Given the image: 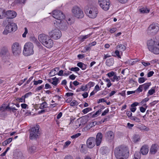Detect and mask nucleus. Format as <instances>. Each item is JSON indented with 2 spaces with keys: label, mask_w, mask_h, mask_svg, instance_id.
<instances>
[{
  "label": "nucleus",
  "mask_w": 159,
  "mask_h": 159,
  "mask_svg": "<svg viewBox=\"0 0 159 159\" xmlns=\"http://www.w3.org/2000/svg\"><path fill=\"white\" fill-rule=\"evenodd\" d=\"M48 34L50 38L54 39H59L62 35L61 32L57 28H55L51 30L49 32Z\"/></svg>",
  "instance_id": "1a4fd4ad"
},
{
  "label": "nucleus",
  "mask_w": 159,
  "mask_h": 159,
  "mask_svg": "<svg viewBox=\"0 0 159 159\" xmlns=\"http://www.w3.org/2000/svg\"><path fill=\"white\" fill-rule=\"evenodd\" d=\"M36 147L35 146H33L30 147L28 149L29 152L30 153L34 152L36 150Z\"/></svg>",
  "instance_id": "2f4dec72"
},
{
  "label": "nucleus",
  "mask_w": 159,
  "mask_h": 159,
  "mask_svg": "<svg viewBox=\"0 0 159 159\" xmlns=\"http://www.w3.org/2000/svg\"><path fill=\"white\" fill-rule=\"evenodd\" d=\"M70 104L71 106H74L78 105V103L77 101L75 100H73L70 103Z\"/></svg>",
  "instance_id": "49530a36"
},
{
  "label": "nucleus",
  "mask_w": 159,
  "mask_h": 159,
  "mask_svg": "<svg viewBox=\"0 0 159 159\" xmlns=\"http://www.w3.org/2000/svg\"><path fill=\"white\" fill-rule=\"evenodd\" d=\"M77 66L81 68L82 70H84L86 68V66L81 62L78 63L77 64Z\"/></svg>",
  "instance_id": "cd10ccee"
},
{
  "label": "nucleus",
  "mask_w": 159,
  "mask_h": 159,
  "mask_svg": "<svg viewBox=\"0 0 159 159\" xmlns=\"http://www.w3.org/2000/svg\"><path fill=\"white\" fill-rule=\"evenodd\" d=\"M151 83H146L142 85L143 89L144 91H146L149 88V87L151 85Z\"/></svg>",
  "instance_id": "bb28decb"
},
{
  "label": "nucleus",
  "mask_w": 159,
  "mask_h": 159,
  "mask_svg": "<svg viewBox=\"0 0 159 159\" xmlns=\"http://www.w3.org/2000/svg\"><path fill=\"white\" fill-rule=\"evenodd\" d=\"M39 41L47 48H51L53 45V40L48 35L44 34H40L38 36Z\"/></svg>",
  "instance_id": "f03ea898"
},
{
  "label": "nucleus",
  "mask_w": 159,
  "mask_h": 159,
  "mask_svg": "<svg viewBox=\"0 0 159 159\" xmlns=\"http://www.w3.org/2000/svg\"><path fill=\"white\" fill-rule=\"evenodd\" d=\"M71 12L73 16L76 18L81 19L84 16V14L82 9L77 6H74L72 9Z\"/></svg>",
  "instance_id": "39448f33"
},
{
  "label": "nucleus",
  "mask_w": 159,
  "mask_h": 159,
  "mask_svg": "<svg viewBox=\"0 0 159 159\" xmlns=\"http://www.w3.org/2000/svg\"><path fill=\"white\" fill-rule=\"evenodd\" d=\"M32 94V93L30 92L25 94L24 95V96L25 98H27L29 96H31Z\"/></svg>",
  "instance_id": "338daca9"
},
{
  "label": "nucleus",
  "mask_w": 159,
  "mask_h": 159,
  "mask_svg": "<svg viewBox=\"0 0 159 159\" xmlns=\"http://www.w3.org/2000/svg\"><path fill=\"white\" fill-rule=\"evenodd\" d=\"M120 79V76H118L116 75L115 74L113 76V78H111V81L112 82H114L115 80H116L117 81H119Z\"/></svg>",
  "instance_id": "473e14b6"
},
{
  "label": "nucleus",
  "mask_w": 159,
  "mask_h": 159,
  "mask_svg": "<svg viewBox=\"0 0 159 159\" xmlns=\"http://www.w3.org/2000/svg\"><path fill=\"white\" fill-rule=\"evenodd\" d=\"M147 79L144 78V77H140L139 79V82L140 83H142L144 82Z\"/></svg>",
  "instance_id": "37998d69"
},
{
  "label": "nucleus",
  "mask_w": 159,
  "mask_h": 159,
  "mask_svg": "<svg viewBox=\"0 0 159 159\" xmlns=\"http://www.w3.org/2000/svg\"><path fill=\"white\" fill-rule=\"evenodd\" d=\"M109 111V110L108 108H107L106 110H105L102 113L101 116H104L106 115V114L108 113Z\"/></svg>",
  "instance_id": "bf43d9fd"
},
{
  "label": "nucleus",
  "mask_w": 159,
  "mask_h": 159,
  "mask_svg": "<svg viewBox=\"0 0 159 159\" xmlns=\"http://www.w3.org/2000/svg\"><path fill=\"white\" fill-rule=\"evenodd\" d=\"M43 81L42 80H39L38 81L34 80V85H37L39 84H41L43 82Z\"/></svg>",
  "instance_id": "c03bdc74"
},
{
  "label": "nucleus",
  "mask_w": 159,
  "mask_h": 159,
  "mask_svg": "<svg viewBox=\"0 0 159 159\" xmlns=\"http://www.w3.org/2000/svg\"><path fill=\"white\" fill-rule=\"evenodd\" d=\"M27 79V78H25L23 80H22L20 81L19 83L18 84V85L20 86Z\"/></svg>",
  "instance_id": "13d9d810"
},
{
  "label": "nucleus",
  "mask_w": 159,
  "mask_h": 159,
  "mask_svg": "<svg viewBox=\"0 0 159 159\" xmlns=\"http://www.w3.org/2000/svg\"><path fill=\"white\" fill-rule=\"evenodd\" d=\"M65 71V70H61L59 71V72L57 73V74L58 75L60 76H62L63 75V72Z\"/></svg>",
  "instance_id": "052dcab7"
},
{
  "label": "nucleus",
  "mask_w": 159,
  "mask_h": 159,
  "mask_svg": "<svg viewBox=\"0 0 159 159\" xmlns=\"http://www.w3.org/2000/svg\"><path fill=\"white\" fill-rule=\"evenodd\" d=\"M96 144L95 138H89L87 141V144L89 148H93Z\"/></svg>",
  "instance_id": "f3484780"
},
{
  "label": "nucleus",
  "mask_w": 159,
  "mask_h": 159,
  "mask_svg": "<svg viewBox=\"0 0 159 159\" xmlns=\"http://www.w3.org/2000/svg\"><path fill=\"white\" fill-rule=\"evenodd\" d=\"M16 100L17 101H19L20 102H25V98L24 96H23L20 98H17Z\"/></svg>",
  "instance_id": "f704fd0d"
},
{
  "label": "nucleus",
  "mask_w": 159,
  "mask_h": 159,
  "mask_svg": "<svg viewBox=\"0 0 159 159\" xmlns=\"http://www.w3.org/2000/svg\"><path fill=\"white\" fill-rule=\"evenodd\" d=\"M157 151V147L156 144H152L150 149V152L152 154H154Z\"/></svg>",
  "instance_id": "5701e85b"
},
{
  "label": "nucleus",
  "mask_w": 159,
  "mask_h": 159,
  "mask_svg": "<svg viewBox=\"0 0 159 159\" xmlns=\"http://www.w3.org/2000/svg\"><path fill=\"white\" fill-rule=\"evenodd\" d=\"M140 129L141 130H144L146 131H148L149 130V128L147 127L145 125H142L140 127Z\"/></svg>",
  "instance_id": "a18cd8bd"
},
{
  "label": "nucleus",
  "mask_w": 159,
  "mask_h": 159,
  "mask_svg": "<svg viewBox=\"0 0 159 159\" xmlns=\"http://www.w3.org/2000/svg\"><path fill=\"white\" fill-rule=\"evenodd\" d=\"M159 30L158 24L157 23H152L148 28L147 33L148 35H154L157 34Z\"/></svg>",
  "instance_id": "423d86ee"
},
{
  "label": "nucleus",
  "mask_w": 159,
  "mask_h": 159,
  "mask_svg": "<svg viewBox=\"0 0 159 159\" xmlns=\"http://www.w3.org/2000/svg\"><path fill=\"white\" fill-rule=\"evenodd\" d=\"M143 89V88L142 86V85H140L137 89L135 90V91L136 92H138V93H139L142 91Z\"/></svg>",
  "instance_id": "79ce46f5"
},
{
  "label": "nucleus",
  "mask_w": 159,
  "mask_h": 159,
  "mask_svg": "<svg viewBox=\"0 0 159 159\" xmlns=\"http://www.w3.org/2000/svg\"><path fill=\"white\" fill-rule=\"evenodd\" d=\"M91 35V34H88L87 35H85L84 36H82L81 38L82 39L84 40L89 37Z\"/></svg>",
  "instance_id": "5fc2aeb1"
},
{
  "label": "nucleus",
  "mask_w": 159,
  "mask_h": 159,
  "mask_svg": "<svg viewBox=\"0 0 159 159\" xmlns=\"http://www.w3.org/2000/svg\"><path fill=\"white\" fill-rule=\"evenodd\" d=\"M140 140V136L138 134H134L133 136V141L134 143H137Z\"/></svg>",
  "instance_id": "393cba45"
},
{
  "label": "nucleus",
  "mask_w": 159,
  "mask_h": 159,
  "mask_svg": "<svg viewBox=\"0 0 159 159\" xmlns=\"http://www.w3.org/2000/svg\"><path fill=\"white\" fill-rule=\"evenodd\" d=\"M39 126L37 125L35 126L32 127L30 130V138L31 139H35L37 138L39 134Z\"/></svg>",
  "instance_id": "6e6552de"
},
{
  "label": "nucleus",
  "mask_w": 159,
  "mask_h": 159,
  "mask_svg": "<svg viewBox=\"0 0 159 159\" xmlns=\"http://www.w3.org/2000/svg\"><path fill=\"white\" fill-rule=\"evenodd\" d=\"M115 74V73L113 71H111L110 72H109L108 73L107 75L110 78L111 77H112V76H113Z\"/></svg>",
  "instance_id": "09e8293b"
},
{
  "label": "nucleus",
  "mask_w": 159,
  "mask_h": 159,
  "mask_svg": "<svg viewBox=\"0 0 159 159\" xmlns=\"http://www.w3.org/2000/svg\"><path fill=\"white\" fill-rule=\"evenodd\" d=\"M92 109L91 107H88L82 110V112L84 114H85L88 112L90 111H91Z\"/></svg>",
  "instance_id": "4c0bfd02"
},
{
  "label": "nucleus",
  "mask_w": 159,
  "mask_h": 159,
  "mask_svg": "<svg viewBox=\"0 0 159 159\" xmlns=\"http://www.w3.org/2000/svg\"><path fill=\"white\" fill-rule=\"evenodd\" d=\"M69 70L71 71L77 72L80 70V69L78 67H72L70 68Z\"/></svg>",
  "instance_id": "de8ad7c7"
},
{
  "label": "nucleus",
  "mask_w": 159,
  "mask_h": 159,
  "mask_svg": "<svg viewBox=\"0 0 159 159\" xmlns=\"http://www.w3.org/2000/svg\"><path fill=\"white\" fill-rule=\"evenodd\" d=\"M3 24L5 25L7 24L5 30L3 32V33L4 34L6 35L12 31H15L17 29V26L16 24L8 21V20L7 19L3 21Z\"/></svg>",
  "instance_id": "7ed1b4c3"
},
{
  "label": "nucleus",
  "mask_w": 159,
  "mask_h": 159,
  "mask_svg": "<svg viewBox=\"0 0 159 159\" xmlns=\"http://www.w3.org/2000/svg\"><path fill=\"white\" fill-rule=\"evenodd\" d=\"M102 138V133H98L97 134L96 139H95V143L97 146H98L100 144Z\"/></svg>",
  "instance_id": "6ab92c4d"
},
{
  "label": "nucleus",
  "mask_w": 159,
  "mask_h": 159,
  "mask_svg": "<svg viewBox=\"0 0 159 159\" xmlns=\"http://www.w3.org/2000/svg\"><path fill=\"white\" fill-rule=\"evenodd\" d=\"M33 44L31 42L26 43L24 45L23 50V55L25 56H29L34 53Z\"/></svg>",
  "instance_id": "20e7f679"
},
{
  "label": "nucleus",
  "mask_w": 159,
  "mask_h": 159,
  "mask_svg": "<svg viewBox=\"0 0 159 159\" xmlns=\"http://www.w3.org/2000/svg\"><path fill=\"white\" fill-rule=\"evenodd\" d=\"M47 104L46 102H44L41 104L40 106V108L41 109H43L47 107Z\"/></svg>",
  "instance_id": "72a5a7b5"
},
{
  "label": "nucleus",
  "mask_w": 159,
  "mask_h": 159,
  "mask_svg": "<svg viewBox=\"0 0 159 159\" xmlns=\"http://www.w3.org/2000/svg\"><path fill=\"white\" fill-rule=\"evenodd\" d=\"M95 83L93 82H89L86 85L88 86L89 88H91L94 86Z\"/></svg>",
  "instance_id": "603ef678"
},
{
  "label": "nucleus",
  "mask_w": 159,
  "mask_h": 159,
  "mask_svg": "<svg viewBox=\"0 0 159 159\" xmlns=\"http://www.w3.org/2000/svg\"><path fill=\"white\" fill-rule=\"evenodd\" d=\"M117 49L120 51H123L126 49V47L123 44H120L117 46Z\"/></svg>",
  "instance_id": "a878e982"
},
{
  "label": "nucleus",
  "mask_w": 159,
  "mask_h": 159,
  "mask_svg": "<svg viewBox=\"0 0 159 159\" xmlns=\"http://www.w3.org/2000/svg\"><path fill=\"white\" fill-rule=\"evenodd\" d=\"M10 56V53L7 48L3 47L0 52V56L3 59L8 57Z\"/></svg>",
  "instance_id": "2eb2a0df"
},
{
  "label": "nucleus",
  "mask_w": 159,
  "mask_h": 159,
  "mask_svg": "<svg viewBox=\"0 0 159 159\" xmlns=\"http://www.w3.org/2000/svg\"><path fill=\"white\" fill-rule=\"evenodd\" d=\"M126 114L129 118H130L132 116V113L131 111H128L126 112Z\"/></svg>",
  "instance_id": "680f3d73"
},
{
  "label": "nucleus",
  "mask_w": 159,
  "mask_h": 159,
  "mask_svg": "<svg viewBox=\"0 0 159 159\" xmlns=\"http://www.w3.org/2000/svg\"><path fill=\"white\" fill-rule=\"evenodd\" d=\"M52 16L53 17L58 20H62L65 18V15L63 12L59 10H54L53 11Z\"/></svg>",
  "instance_id": "f8f14e48"
},
{
  "label": "nucleus",
  "mask_w": 159,
  "mask_h": 159,
  "mask_svg": "<svg viewBox=\"0 0 159 159\" xmlns=\"http://www.w3.org/2000/svg\"><path fill=\"white\" fill-rule=\"evenodd\" d=\"M154 73V72L152 71L149 72L147 74V77H150L152 76L153 75Z\"/></svg>",
  "instance_id": "4d7b16f0"
},
{
  "label": "nucleus",
  "mask_w": 159,
  "mask_h": 159,
  "mask_svg": "<svg viewBox=\"0 0 159 159\" xmlns=\"http://www.w3.org/2000/svg\"><path fill=\"white\" fill-rule=\"evenodd\" d=\"M16 13L13 11H8L6 12V16L8 19H12L16 17Z\"/></svg>",
  "instance_id": "a211bd4d"
},
{
  "label": "nucleus",
  "mask_w": 159,
  "mask_h": 159,
  "mask_svg": "<svg viewBox=\"0 0 159 159\" xmlns=\"http://www.w3.org/2000/svg\"><path fill=\"white\" fill-rule=\"evenodd\" d=\"M87 85L82 86L80 88L81 91H84L87 88Z\"/></svg>",
  "instance_id": "0e129e2a"
},
{
  "label": "nucleus",
  "mask_w": 159,
  "mask_h": 159,
  "mask_svg": "<svg viewBox=\"0 0 159 159\" xmlns=\"http://www.w3.org/2000/svg\"><path fill=\"white\" fill-rule=\"evenodd\" d=\"M106 139L109 142H111L114 138V134L111 131L107 132L105 134Z\"/></svg>",
  "instance_id": "dca6fc26"
},
{
  "label": "nucleus",
  "mask_w": 159,
  "mask_h": 159,
  "mask_svg": "<svg viewBox=\"0 0 159 159\" xmlns=\"http://www.w3.org/2000/svg\"><path fill=\"white\" fill-rule=\"evenodd\" d=\"M155 54H159V40H158L157 42L156 46H155L153 52Z\"/></svg>",
  "instance_id": "b1692460"
},
{
  "label": "nucleus",
  "mask_w": 159,
  "mask_h": 159,
  "mask_svg": "<svg viewBox=\"0 0 159 159\" xmlns=\"http://www.w3.org/2000/svg\"><path fill=\"white\" fill-rule=\"evenodd\" d=\"M52 84L54 86H57L58 82V79L55 77L52 78Z\"/></svg>",
  "instance_id": "c85d7f7f"
},
{
  "label": "nucleus",
  "mask_w": 159,
  "mask_h": 159,
  "mask_svg": "<svg viewBox=\"0 0 159 159\" xmlns=\"http://www.w3.org/2000/svg\"><path fill=\"white\" fill-rule=\"evenodd\" d=\"M71 143V142L70 141H67L66 142L64 146V148L67 147Z\"/></svg>",
  "instance_id": "864d4df0"
},
{
  "label": "nucleus",
  "mask_w": 159,
  "mask_h": 159,
  "mask_svg": "<svg viewBox=\"0 0 159 159\" xmlns=\"http://www.w3.org/2000/svg\"><path fill=\"white\" fill-rule=\"evenodd\" d=\"M59 69V67H56L54 69H52L51 70L50 72V74H51V76H52L57 74L56 73V71H57Z\"/></svg>",
  "instance_id": "c756f323"
},
{
  "label": "nucleus",
  "mask_w": 159,
  "mask_h": 159,
  "mask_svg": "<svg viewBox=\"0 0 159 159\" xmlns=\"http://www.w3.org/2000/svg\"><path fill=\"white\" fill-rule=\"evenodd\" d=\"M98 13V9L96 7H91L86 11V14L90 18L94 19L97 16Z\"/></svg>",
  "instance_id": "9d476101"
},
{
  "label": "nucleus",
  "mask_w": 159,
  "mask_h": 159,
  "mask_svg": "<svg viewBox=\"0 0 159 159\" xmlns=\"http://www.w3.org/2000/svg\"><path fill=\"white\" fill-rule=\"evenodd\" d=\"M81 135V134L80 133H78L76 134H74L72 136H71V138L72 139H75L78 137H79V136H80Z\"/></svg>",
  "instance_id": "3c124183"
},
{
  "label": "nucleus",
  "mask_w": 159,
  "mask_h": 159,
  "mask_svg": "<svg viewBox=\"0 0 159 159\" xmlns=\"http://www.w3.org/2000/svg\"><path fill=\"white\" fill-rule=\"evenodd\" d=\"M5 11L3 9L0 8V18L1 19L4 17Z\"/></svg>",
  "instance_id": "a19ab883"
},
{
  "label": "nucleus",
  "mask_w": 159,
  "mask_h": 159,
  "mask_svg": "<svg viewBox=\"0 0 159 159\" xmlns=\"http://www.w3.org/2000/svg\"><path fill=\"white\" fill-rule=\"evenodd\" d=\"M64 73H63V75L67 76L69 75V74L70 73H71V72L70 71H64Z\"/></svg>",
  "instance_id": "69168bd1"
},
{
  "label": "nucleus",
  "mask_w": 159,
  "mask_h": 159,
  "mask_svg": "<svg viewBox=\"0 0 159 159\" xmlns=\"http://www.w3.org/2000/svg\"><path fill=\"white\" fill-rule=\"evenodd\" d=\"M148 147L146 145L143 146L140 149V152L143 155L147 154L148 153Z\"/></svg>",
  "instance_id": "aec40b11"
},
{
  "label": "nucleus",
  "mask_w": 159,
  "mask_h": 159,
  "mask_svg": "<svg viewBox=\"0 0 159 159\" xmlns=\"http://www.w3.org/2000/svg\"><path fill=\"white\" fill-rule=\"evenodd\" d=\"M114 153L116 159H127L129 155L128 147L123 145L116 147L114 149Z\"/></svg>",
  "instance_id": "f257e3e1"
},
{
  "label": "nucleus",
  "mask_w": 159,
  "mask_h": 159,
  "mask_svg": "<svg viewBox=\"0 0 159 159\" xmlns=\"http://www.w3.org/2000/svg\"><path fill=\"white\" fill-rule=\"evenodd\" d=\"M158 38H153L148 40L147 42V46L149 50L153 52L154 50L155 46H156L157 42L158 40Z\"/></svg>",
  "instance_id": "9b49d317"
},
{
  "label": "nucleus",
  "mask_w": 159,
  "mask_h": 159,
  "mask_svg": "<svg viewBox=\"0 0 159 159\" xmlns=\"http://www.w3.org/2000/svg\"><path fill=\"white\" fill-rule=\"evenodd\" d=\"M98 3L100 7L104 11L109 10L110 5L109 0H99Z\"/></svg>",
  "instance_id": "ddd939ff"
},
{
  "label": "nucleus",
  "mask_w": 159,
  "mask_h": 159,
  "mask_svg": "<svg viewBox=\"0 0 159 159\" xmlns=\"http://www.w3.org/2000/svg\"><path fill=\"white\" fill-rule=\"evenodd\" d=\"M141 154L138 152H135L134 154V158H137L138 159H140V158Z\"/></svg>",
  "instance_id": "c9c22d12"
},
{
  "label": "nucleus",
  "mask_w": 159,
  "mask_h": 159,
  "mask_svg": "<svg viewBox=\"0 0 159 159\" xmlns=\"http://www.w3.org/2000/svg\"><path fill=\"white\" fill-rule=\"evenodd\" d=\"M139 11L141 13H148L149 11V10L146 7H143L139 9Z\"/></svg>",
  "instance_id": "7c9ffc66"
},
{
  "label": "nucleus",
  "mask_w": 159,
  "mask_h": 159,
  "mask_svg": "<svg viewBox=\"0 0 159 159\" xmlns=\"http://www.w3.org/2000/svg\"><path fill=\"white\" fill-rule=\"evenodd\" d=\"M115 53L116 54V55H113V56L115 57L117 56L119 58H121V56L120 55L119 52L118 50H116L115 51Z\"/></svg>",
  "instance_id": "8fccbe9b"
},
{
  "label": "nucleus",
  "mask_w": 159,
  "mask_h": 159,
  "mask_svg": "<svg viewBox=\"0 0 159 159\" xmlns=\"http://www.w3.org/2000/svg\"><path fill=\"white\" fill-rule=\"evenodd\" d=\"M6 109H8L10 111H11L13 113H15L16 111L17 110L15 107H11L8 106H7L6 107Z\"/></svg>",
  "instance_id": "e433bc0d"
},
{
  "label": "nucleus",
  "mask_w": 159,
  "mask_h": 159,
  "mask_svg": "<svg viewBox=\"0 0 159 159\" xmlns=\"http://www.w3.org/2000/svg\"><path fill=\"white\" fill-rule=\"evenodd\" d=\"M100 151L102 154L104 155L108 153L110 150L108 147L104 146L101 148Z\"/></svg>",
  "instance_id": "412c9836"
},
{
  "label": "nucleus",
  "mask_w": 159,
  "mask_h": 159,
  "mask_svg": "<svg viewBox=\"0 0 159 159\" xmlns=\"http://www.w3.org/2000/svg\"><path fill=\"white\" fill-rule=\"evenodd\" d=\"M58 24L57 26L62 30H66L67 29L68 23L66 21L58 20L56 21Z\"/></svg>",
  "instance_id": "4468645a"
},
{
  "label": "nucleus",
  "mask_w": 159,
  "mask_h": 159,
  "mask_svg": "<svg viewBox=\"0 0 159 159\" xmlns=\"http://www.w3.org/2000/svg\"><path fill=\"white\" fill-rule=\"evenodd\" d=\"M28 33V30L26 28H25V32L22 34V37L24 38H25L26 36V35Z\"/></svg>",
  "instance_id": "6e6d98bb"
},
{
  "label": "nucleus",
  "mask_w": 159,
  "mask_h": 159,
  "mask_svg": "<svg viewBox=\"0 0 159 159\" xmlns=\"http://www.w3.org/2000/svg\"><path fill=\"white\" fill-rule=\"evenodd\" d=\"M114 63V59L113 58H111L108 59H107L106 61V65L108 66H112Z\"/></svg>",
  "instance_id": "4be33fe9"
},
{
  "label": "nucleus",
  "mask_w": 159,
  "mask_h": 159,
  "mask_svg": "<svg viewBox=\"0 0 159 159\" xmlns=\"http://www.w3.org/2000/svg\"><path fill=\"white\" fill-rule=\"evenodd\" d=\"M11 49L13 54L15 57L19 56L21 53V47L17 42H15L12 43Z\"/></svg>",
  "instance_id": "0eeeda50"
},
{
  "label": "nucleus",
  "mask_w": 159,
  "mask_h": 159,
  "mask_svg": "<svg viewBox=\"0 0 159 159\" xmlns=\"http://www.w3.org/2000/svg\"><path fill=\"white\" fill-rule=\"evenodd\" d=\"M76 77V76L75 75H74L72 74L69 76V78L70 79L72 80H73L75 79Z\"/></svg>",
  "instance_id": "e2e57ef3"
},
{
  "label": "nucleus",
  "mask_w": 159,
  "mask_h": 159,
  "mask_svg": "<svg viewBox=\"0 0 159 159\" xmlns=\"http://www.w3.org/2000/svg\"><path fill=\"white\" fill-rule=\"evenodd\" d=\"M155 92V90L154 89H152L149 90L148 94H147V96L148 97L149 96V95H152Z\"/></svg>",
  "instance_id": "58836bf2"
},
{
  "label": "nucleus",
  "mask_w": 159,
  "mask_h": 159,
  "mask_svg": "<svg viewBox=\"0 0 159 159\" xmlns=\"http://www.w3.org/2000/svg\"><path fill=\"white\" fill-rule=\"evenodd\" d=\"M130 119L131 120H133L137 122H140V119L135 116H132L130 118Z\"/></svg>",
  "instance_id": "ea45409f"
},
{
  "label": "nucleus",
  "mask_w": 159,
  "mask_h": 159,
  "mask_svg": "<svg viewBox=\"0 0 159 159\" xmlns=\"http://www.w3.org/2000/svg\"><path fill=\"white\" fill-rule=\"evenodd\" d=\"M12 141V139L11 138H9L7 139L5 141L7 144L10 143Z\"/></svg>",
  "instance_id": "774afa93"
}]
</instances>
